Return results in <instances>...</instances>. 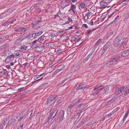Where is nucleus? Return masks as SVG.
Wrapping results in <instances>:
<instances>
[{"instance_id": "nucleus-1", "label": "nucleus", "mask_w": 129, "mask_h": 129, "mask_svg": "<svg viewBox=\"0 0 129 129\" xmlns=\"http://www.w3.org/2000/svg\"><path fill=\"white\" fill-rule=\"evenodd\" d=\"M115 57L113 56L111 57L110 60L106 63L107 66L108 67L111 66L113 64L116 63V61L119 59V57L118 58V55H116Z\"/></svg>"}, {"instance_id": "nucleus-2", "label": "nucleus", "mask_w": 129, "mask_h": 129, "mask_svg": "<svg viewBox=\"0 0 129 129\" xmlns=\"http://www.w3.org/2000/svg\"><path fill=\"white\" fill-rule=\"evenodd\" d=\"M104 85L101 84H100L97 85L94 88V90L97 89L96 91V92L91 94L90 96L93 97V96L96 95L100 92V91L103 88Z\"/></svg>"}, {"instance_id": "nucleus-3", "label": "nucleus", "mask_w": 129, "mask_h": 129, "mask_svg": "<svg viewBox=\"0 0 129 129\" xmlns=\"http://www.w3.org/2000/svg\"><path fill=\"white\" fill-rule=\"evenodd\" d=\"M58 98V96L56 95L53 96V95H51L50 96V97L47 99V104H48L49 105H50L52 102H54L57 100Z\"/></svg>"}, {"instance_id": "nucleus-4", "label": "nucleus", "mask_w": 129, "mask_h": 129, "mask_svg": "<svg viewBox=\"0 0 129 129\" xmlns=\"http://www.w3.org/2000/svg\"><path fill=\"white\" fill-rule=\"evenodd\" d=\"M64 112L63 110L60 111L58 114V117L57 118V121L59 122L61 121L63 119L64 114Z\"/></svg>"}, {"instance_id": "nucleus-5", "label": "nucleus", "mask_w": 129, "mask_h": 129, "mask_svg": "<svg viewBox=\"0 0 129 129\" xmlns=\"http://www.w3.org/2000/svg\"><path fill=\"white\" fill-rule=\"evenodd\" d=\"M121 39L118 37H116L113 41V45L115 47H117L120 43Z\"/></svg>"}, {"instance_id": "nucleus-6", "label": "nucleus", "mask_w": 129, "mask_h": 129, "mask_svg": "<svg viewBox=\"0 0 129 129\" xmlns=\"http://www.w3.org/2000/svg\"><path fill=\"white\" fill-rule=\"evenodd\" d=\"M100 2V9L104 8L106 7L108 4L105 1L101 0Z\"/></svg>"}, {"instance_id": "nucleus-7", "label": "nucleus", "mask_w": 129, "mask_h": 129, "mask_svg": "<svg viewBox=\"0 0 129 129\" xmlns=\"http://www.w3.org/2000/svg\"><path fill=\"white\" fill-rule=\"evenodd\" d=\"M14 58L13 55H10L7 56V57L6 58L5 60V62H6L8 63L11 61H12L13 60Z\"/></svg>"}, {"instance_id": "nucleus-8", "label": "nucleus", "mask_w": 129, "mask_h": 129, "mask_svg": "<svg viewBox=\"0 0 129 129\" xmlns=\"http://www.w3.org/2000/svg\"><path fill=\"white\" fill-rule=\"evenodd\" d=\"M89 12L86 13L85 14L84 18L85 19L87 20L89 18L90 15L93 14V12H94L92 11L91 12H90L89 10H88Z\"/></svg>"}, {"instance_id": "nucleus-9", "label": "nucleus", "mask_w": 129, "mask_h": 129, "mask_svg": "<svg viewBox=\"0 0 129 129\" xmlns=\"http://www.w3.org/2000/svg\"><path fill=\"white\" fill-rule=\"evenodd\" d=\"M129 56V49L126 50L121 53V56L124 57Z\"/></svg>"}, {"instance_id": "nucleus-10", "label": "nucleus", "mask_w": 129, "mask_h": 129, "mask_svg": "<svg viewBox=\"0 0 129 129\" xmlns=\"http://www.w3.org/2000/svg\"><path fill=\"white\" fill-rule=\"evenodd\" d=\"M86 84H85L80 83L79 85L76 88L77 90H78L80 89H84L86 87Z\"/></svg>"}, {"instance_id": "nucleus-11", "label": "nucleus", "mask_w": 129, "mask_h": 129, "mask_svg": "<svg viewBox=\"0 0 129 129\" xmlns=\"http://www.w3.org/2000/svg\"><path fill=\"white\" fill-rule=\"evenodd\" d=\"M58 110H57L56 111V113L54 116H53L52 117V118H50V117H48V118L49 119V120L47 121L49 123L54 118L55 116L56 115L57 113L58 112Z\"/></svg>"}, {"instance_id": "nucleus-12", "label": "nucleus", "mask_w": 129, "mask_h": 129, "mask_svg": "<svg viewBox=\"0 0 129 129\" xmlns=\"http://www.w3.org/2000/svg\"><path fill=\"white\" fill-rule=\"evenodd\" d=\"M111 43L109 42H108L104 46L103 49L106 51L107 49L109 47Z\"/></svg>"}, {"instance_id": "nucleus-13", "label": "nucleus", "mask_w": 129, "mask_h": 129, "mask_svg": "<svg viewBox=\"0 0 129 129\" xmlns=\"http://www.w3.org/2000/svg\"><path fill=\"white\" fill-rule=\"evenodd\" d=\"M124 88V86L120 87L118 89V93L122 95V93L123 91V89Z\"/></svg>"}, {"instance_id": "nucleus-14", "label": "nucleus", "mask_w": 129, "mask_h": 129, "mask_svg": "<svg viewBox=\"0 0 129 129\" xmlns=\"http://www.w3.org/2000/svg\"><path fill=\"white\" fill-rule=\"evenodd\" d=\"M86 109V108L84 107L82 109H80L78 111V113L77 114L79 116H80V115L81 114V113L83 111H85V110Z\"/></svg>"}, {"instance_id": "nucleus-15", "label": "nucleus", "mask_w": 129, "mask_h": 129, "mask_svg": "<svg viewBox=\"0 0 129 129\" xmlns=\"http://www.w3.org/2000/svg\"><path fill=\"white\" fill-rule=\"evenodd\" d=\"M122 93V95H125L129 93V89H123V91Z\"/></svg>"}, {"instance_id": "nucleus-16", "label": "nucleus", "mask_w": 129, "mask_h": 129, "mask_svg": "<svg viewBox=\"0 0 129 129\" xmlns=\"http://www.w3.org/2000/svg\"><path fill=\"white\" fill-rule=\"evenodd\" d=\"M129 113V110H128L126 112V113H125V115L124 116L123 118V122H124V121L127 118V116L128 115Z\"/></svg>"}, {"instance_id": "nucleus-17", "label": "nucleus", "mask_w": 129, "mask_h": 129, "mask_svg": "<svg viewBox=\"0 0 129 129\" xmlns=\"http://www.w3.org/2000/svg\"><path fill=\"white\" fill-rule=\"evenodd\" d=\"M116 98L115 97H114L111 99V100L108 101L107 104H110L111 103L113 102L116 100Z\"/></svg>"}, {"instance_id": "nucleus-18", "label": "nucleus", "mask_w": 129, "mask_h": 129, "mask_svg": "<svg viewBox=\"0 0 129 129\" xmlns=\"http://www.w3.org/2000/svg\"><path fill=\"white\" fill-rule=\"evenodd\" d=\"M38 42V40H36L34 41L33 43V44L32 46V47L33 48H36L37 46V44L36 42Z\"/></svg>"}, {"instance_id": "nucleus-19", "label": "nucleus", "mask_w": 129, "mask_h": 129, "mask_svg": "<svg viewBox=\"0 0 129 129\" xmlns=\"http://www.w3.org/2000/svg\"><path fill=\"white\" fill-rule=\"evenodd\" d=\"M45 37V36L44 35L42 36L38 39V42H41L43 41V40H44V38Z\"/></svg>"}, {"instance_id": "nucleus-20", "label": "nucleus", "mask_w": 129, "mask_h": 129, "mask_svg": "<svg viewBox=\"0 0 129 129\" xmlns=\"http://www.w3.org/2000/svg\"><path fill=\"white\" fill-rule=\"evenodd\" d=\"M75 104L74 103H72L70 105L68 108V110H69L70 112H69V113H70L71 112V109L73 107H74Z\"/></svg>"}, {"instance_id": "nucleus-21", "label": "nucleus", "mask_w": 129, "mask_h": 129, "mask_svg": "<svg viewBox=\"0 0 129 129\" xmlns=\"http://www.w3.org/2000/svg\"><path fill=\"white\" fill-rule=\"evenodd\" d=\"M31 35V37H34L35 38H36L37 37V34L35 31H34L32 32Z\"/></svg>"}, {"instance_id": "nucleus-22", "label": "nucleus", "mask_w": 129, "mask_h": 129, "mask_svg": "<svg viewBox=\"0 0 129 129\" xmlns=\"http://www.w3.org/2000/svg\"><path fill=\"white\" fill-rule=\"evenodd\" d=\"M71 5L70 7V8L69 10V11H71L75 10V9L76 8V7L75 6L73 5L72 3H71Z\"/></svg>"}, {"instance_id": "nucleus-23", "label": "nucleus", "mask_w": 129, "mask_h": 129, "mask_svg": "<svg viewBox=\"0 0 129 129\" xmlns=\"http://www.w3.org/2000/svg\"><path fill=\"white\" fill-rule=\"evenodd\" d=\"M27 47L25 46H21V47L20 48V50L21 51H23L26 50Z\"/></svg>"}, {"instance_id": "nucleus-24", "label": "nucleus", "mask_w": 129, "mask_h": 129, "mask_svg": "<svg viewBox=\"0 0 129 129\" xmlns=\"http://www.w3.org/2000/svg\"><path fill=\"white\" fill-rule=\"evenodd\" d=\"M42 21L41 20H36V22L34 23H32V25H37V24H40V23Z\"/></svg>"}, {"instance_id": "nucleus-25", "label": "nucleus", "mask_w": 129, "mask_h": 129, "mask_svg": "<svg viewBox=\"0 0 129 129\" xmlns=\"http://www.w3.org/2000/svg\"><path fill=\"white\" fill-rule=\"evenodd\" d=\"M24 38H24L23 36L20 38L16 40V41L17 42H21L23 39H24Z\"/></svg>"}, {"instance_id": "nucleus-26", "label": "nucleus", "mask_w": 129, "mask_h": 129, "mask_svg": "<svg viewBox=\"0 0 129 129\" xmlns=\"http://www.w3.org/2000/svg\"><path fill=\"white\" fill-rule=\"evenodd\" d=\"M103 88H104V91L106 92H108L109 89V87L108 86H104Z\"/></svg>"}, {"instance_id": "nucleus-27", "label": "nucleus", "mask_w": 129, "mask_h": 129, "mask_svg": "<svg viewBox=\"0 0 129 129\" xmlns=\"http://www.w3.org/2000/svg\"><path fill=\"white\" fill-rule=\"evenodd\" d=\"M85 123L84 121V120H83L78 125V126H77V127H79L83 125Z\"/></svg>"}, {"instance_id": "nucleus-28", "label": "nucleus", "mask_w": 129, "mask_h": 129, "mask_svg": "<svg viewBox=\"0 0 129 129\" xmlns=\"http://www.w3.org/2000/svg\"><path fill=\"white\" fill-rule=\"evenodd\" d=\"M62 99L60 98L57 101L55 105V106H56L60 104L61 102Z\"/></svg>"}, {"instance_id": "nucleus-29", "label": "nucleus", "mask_w": 129, "mask_h": 129, "mask_svg": "<svg viewBox=\"0 0 129 129\" xmlns=\"http://www.w3.org/2000/svg\"><path fill=\"white\" fill-rule=\"evenodd\" d=\"M47 84V83H46L42 84L41 86H39V88L40 89L43 88L44 87V86H46Z\"/></svg>"}, {"instance_id": "nucleus-30", "label": "nucleus", "mask_w": 129, "mask_h": 129, "mask_svg": "<svg viewBox=\"0 0 129 129\" xmlns=\"http://www.w3.org/2000/svg\"><path fill=\"white\" fill-rule=\"evenodd\" d=\"M85 4L84 3H82L80 4L79 7H80L82 9L85 7Z\"/></svg>"}, {"instance_id": "nucleus-31", "label": "nucleus", "mask_w": 129, "mask_h": 129, "mask_svg": "<svg viewBox=\"0 0 129 129\" xmlns=\"http://www.w3.org/2000/svg\"><path fill=\"white\" fill-rule=\"evenodd\" d=\"M29 29V28L28 27L24 28H22V32H24L28 30Z\"/></svg>"}, {"instance_id": "nucleus-32", "label": "nucleus", "mask_w": 129, "mask_h": 129, "mask_svg": "<svg viewBox=\"0 0 129 129\" xmlns=\"http://www.w3.org/2000/svg\"><path fill=\"white\" fill-rule=\"evenodd\" d=\"M15 31L17 32H19L20 31L22 32V27L18 28L17 29H15Z\"/></svg>"}, {"instance_id": "nucleus-33", "label": "nucleus", "mask_w": 129, "mask_h": 129, "mask_svg": "<svg viewBox=\"0 0 129 129\" xmlns=\"http://www.w3.org/2000/svg\"><path fill=\"white\" fill-rule=\"evenodd\" d=\"M24 112H23L21 116L20 117V118L19 119L18 121L19 122H20L24 118L25 114H24V115H23V113Z\"/></svg>"}, {"instance_id": "nucleus-34", "label": "nucleus", "mask_w": 129, "mask_h": 129, "mask_svg": "<svg viewBox=\"0 0 129 129\" xmlns=\"http://www.w3.org/2000/svg\"><path fill=\"white\" fill-rule=\"evenodd\" d=\"M48 46L49 48L51 47L53 48L54 47V45L52 44L51 42L49 43L48 44Z\"/></svg>"}, {"instance_id": "nucleus-35", "label": "nucleus", "mask_w": 129, "mask_h": 129, "mask_svg": "<svg viewBox=\"0 0 129 129\" xmlns=\"http://www.w3.org/2000/svg\"><path fill=\"white\" fill-rule=\"evenodd\" d=\"M119 16L117 15L114 21H112V22H111L110 23V24H112L114 22L116 21L119 18Z\"/></svg>"}, {"instance_id": "nucleus-36", "label": "nucleus", "mask_w": 129, "mask_h": 129, "mask_svg": "<svg viewBox=\"0 0 129 129\" xmlns=\"http://www.w3.org/2000/svg\"><path fill=\"white\" fill-rule=\"evenodd\" d=\"M102 40L100 39H99L98 41L97 42L95 43V45L98 46L99 44L101 42Z\"/></svg>"}, {"instance_id": "nucleus-37", "label": "nucleus", "mask_w": 129, "mask_h": 129, "mask_svg": "<svg viewBox=\"0 0 129 129\" xmlns=\"http://www.w3.org/2000/svg\"><path fill=\"white\" fill-rule=\"evenodd\" d=\"M65 7L69 5V2L68 1V0H65Z\"/></svg>"}, {"instance_id": "nucleus-38", "label": "nucleus", "mask_w": 129, "mask_h": 129, "mask_svg": "<svg viewBox=\"0 0 129 129\" xmlns=\"http://www.w3.org/2000/svg\"><path fill=\"white\" fill-rule=\"evenodd\" d=\"M56 110L55 109H54L53 110V111L50 113L49 116V117H51L52 116Z\"/></svg>"}, {"instance_id": "nucleus-39", "label": "nucleus", "mask_w": 129, "mask_h": 129, "mask_svg": "<svg viewBox=\"0 0 129 129\" xmlns=\"http://www.w3.org/2000/svg\"><path fill=\"white\" fill-rule=\"evenodd\" d=\"M43 32L42 31H40L36 33L37 37L41 35L43 33Z\"/></svg>"}, {"instance_id": "nucleus-40", "label": "nucleus", "mask_w": 129, "mask_h": 129, "mask_svg": "<svg viewBox=\"0 0 129 129\" xmlns=\"http://www.w3.org/2000/svg\"><path fill=\"white\" fill-rule=\"evenodd\" d=\"M62 70L61 69H57L55 72L54 73L55 74H56L59 72L60 71H61Z\"/></svg>"}, {"instance_id": "nucleus-41", "label": "nucleus", "mask_w": 129, "mask_h": 129, "mask_svg": "<svg viewBox=\"0 0 129 129\" xmlns=\"http://www.w3.org/2000/svg\"><path fill=\"white\" fill-rule=\"evenodd\" d=\"M94 51L93 50H92V51H91L90 52V53H89V55H88V57H90V56H91V55L93 54V53L94 52Z\"/></svg>"}, {"instance_id": "nucleus-42", "label": "nucleus", "mask_w": 129, "mask_h": 129, "mask_svg": "<svg viewBox=\"0 0 129 129\" xmlns=\"http://www.w3.org/2000/svg\"><path fill=\"white\" fill-rule=\"evenodd\" d=\"M57 53L61 54L63 52L62 50L59 49L57 50Z\"/></svg>"}, {"instance_id": "nucleus-43", "label": "nucleus", "mask_w": 129, "mask_h": 129, "mask_svg": "<svg viewBox=\"0 0 129 129\" xmlns=\"http://www.w3.org/2000/svg\"><path fill=\"white\" fill-rule=\"evenodd\" d=\"M49 123L47 121L43 125V126L44 127H46L49 124Z\"/></svg>"}, {"instance_id": "nucleus-44", "label": "nucleus", "mask_w": 129, "mask_h": 129, "mask_svg": "<svg viewBox=\"0 0 129 129\" xmlns=\"http://www.w3.org/2000/svg\"><path fill=\"white\" fill-rule=\"evenodd\" d=\"M33 113V110H31L30 111H29L28 113V115L29 114L30 116H31V115H32Z\"/></svg>"}, {"instance_id": "nucleus-45", "label": "nucleus", "mask_w": 129, "mask_h": 129, "mask_svg": "<svg viewBox=\"0 0 129 129\" xmlns=\"http://www.w3.org/2000/svg\"><path fill=\"white\" fill-rule=\"evenodd\" d=\"M106 51L105 50H104V49H103L101 51V55H103Z\"/></svg>"}, {"instance_id": "nucleus-46", "label": "nucleus", "mask_w": 129, "mask_h": 129, "mask_svg": "<svg viewBox=\"0 0 129 129\" xmlns=\"http://www.w3.org/2000/svg\"><path fill=\"white\" fill-rule=\"evenodd\" d=\"M81 101V99H79L77 101H76L74 103V104L75 105L77 104V103H79V102Z\"/></svg>"}, {"instance_id": "nucleus-47", "label": "nucleus", "mask_w": 129, "mask_h": 129, "mask_svg": "<svg viewBox=\"0 0 129 129\" xmlns=\"http://www.w3.org/2000/svg\"><path fill=\"white\" fill-rule=\"evenodd\" d=\"M95 29H94L93 30H88L87 31V33L88 34H89L90 32H91L94 30Z\"/></svg>"}, {"instance_id": "nucleus-48", "label": "nucleus", "mask_w": 129, "mask_h": 129, "mask_svg": "<svg viewBox=\"0 0 129 129\" xmlns=\"http://www.w3.org/2000/svg\"><path fill=\"white\" fill-rule=\"evenodd\" d=\"M23 126V125L22 124V125H20L19 127H18V129H22V127Z\"/></svg>"}, {"instance_id": "nucleus-49", "label": "nucleus", "mask_w": 129, "mask_h": 129, "mask_svg": "<svg viewBox=\"0 0 129 129\" xmlns=\"http://www.w3.org/2000/svg\"><path fill=\"white\" fill-rule=\"evenodd\" d=\"M14 20H10V21H9L8 22L9 23V24L13 23V22L14 21Z\"/></svg>"}, {"instance_id": "nucleus-50", "label": "nucleus", "mask_w": 129, "mask_h": 129, "mask_svg": "<svg viewBox=\"0 0 129 129\" xmlns=\"http://www.w3.org/2000/svg\"><path fill=\"white\" fill-rule=\"evenodd\" d=\"M129 17V13H127L125 16V18L128 19Z\"/></svg>"}, {"instance_id": "nucleus-51", "label": "nucleus", "mask_w": 129, "mask_h": 129, "mask_svg": "<svg viewBox=\"0 0 129 129\" xmlns=\"http://www.w3.org/2000/svg\"><path fill=\"white\" fill-rule=\"evenodd\" d=\"M68 21L69 22H70L72 21V19L69 17H68Z\"/></svg>"}, {"instance_id": "nucleus-52", "label": "nucleus", "mask_w": 129, "mask_h": 129, "mask_svg": "<svg viewBox=\"0 0 129 129\" xmlns=\"http://www.w3.org/2000/svg\"><path fill=\"white\" fill-rule=\"evenodd\" d=\"M82 27H85V28H87L88 27V26L87 25L85 24H83L82 25Z\"/></svg>"}, {"instance_id": "nucleus-53", "label": "nucleus", "mask_w": 129, "mask_h": 129, "mask_svg": "<svg viewBox=\"0 0 129 129\" xmlns=\"http://www.w3.org/2000/svg\"><path fill=\"white\" fill-rule=\"evenodd\" d=\"M119 107H117V108H116L115 109H114V112H116V111H117L119 109Z\"/></svg>"}, {"instance_id": "nucleus-54", "label": "nucleus", "mask_w": 129, "mask_h": 129, "mask_svg": "<svg viewBox=\"0 0 129 129\" xmlns=\"http://www.w3.org/2000/svg\"><path fill=\"white\" fill-rule=\"evenodd\" d=\"M9 24V23L8 22V23H5L3 24V26H7Z\"/></svg>"}, {"instance_id": "nucleus-55", "label": "nucleus", "mask_w": 129, "mask_h": 129, "mask_svg": "<svg viewBox=\"0 0 129 129\" xmlns=\"http://www.w3.org/2000/svg\"><path fill=\"white\" fill-rule=\"evenodd\" d=\"M28 64V63L27 62L25 63H24L22 64V66L23 67H25L26 65Z\"/></svg>"}, {"instance_id": "nucleus-56", "label": "nucleus", "mask_w": 129, "mask_h": 129, "mask_svg": "<svg viewBox=\"0 0 129 129\" xmlns=\"http://www.w3.org/2000/svg\"><path fill=\"white\" fill-rule=\"evenodd\" d=\"M90 58V57L87 56L85 59V61H87Z\"/></svg>"}, {"instance_id": "nucleus-57", "label": "nucleus", "mask_w": 129, "mask_h": 129, "mask_svg": "<svg viewBox=\"0 0 129 129\" xmlns=\"http://www.w3.org/2000/svg\"><path fill=\"white\" fill-rule=\"evenodd\" d=\"M83 105V103H81V104H80L78 106V107L79 108H80L81 107V106H82Z\"/></svg>"}, {"instance_id": "nucleus-58", "label": "nucleus", "mask_w": 129, "mask_h": 129, "mask_svg": "<svg viewBox=\"0 0 129 129\" xmlns=\"http://www.w3.org/2000/svg\"><path fill=\"white\" fill-rule=\"evenodd\" d=\"M35 25L38 28H39L40 27V24H37V25Z\"/></svg>"}, {"instance_id": "nucleus-59", "label": "nucleus", "mask_w": 129, "mask_h": 129, "mask_svg": "<svg viewBox=\"0 0 129 129\" xmlns=\"http://www.w3.org/2000/svg\"><path fill=\"white\" fill-rule=\"evenodd\" d=\"M79 37H76L75 39V40H77V41H79Z\"/></svg>"}, {"instance_id": "nucleus-60", "label": "nucleus", "mask_w": 129, "mask_h": 129, "mask_svg": "<svg viewBox=\"0 0 129 129\" xmlns=\"http://www.w3.org/2000/svg\"><path fill=\"white\" fill-rule=\"evenodd\" d=\"M93 21H91V22H90L89 23V24L90 25H93Z\"/></svg>"}, {"instance_id": "nucleus-61", "label": "nucleus", "mask_w": 129, "mask_h": 129, "mask_svg": "<svg viewBox=\"0 0 129 129\" xmlns=\"http://www.w3.org/2000/svg\"><path fill=\"white\" fill-rule=\"evenodd\" d=\"M20 54L19 53H17L15 54L16 56H18Z\"/></svg>"}, {"instance_id": "nucleus-62", "label": "nucleus", "mask_w": 129, "mask_h": 129, "mask_svg": "<svg viewBox=\"0 0 129 129\" xmlns=\"http://www.w3.org/2000/svg\"><path fill=\"white\" fill-rule=\"evenodd\" d=\"M111 115L110 113L109 114H108L106 116V117H108L111 116Z\"/></svg>"}, {"instance_id": "nucleus-63", "label": "nucleus", "mask_w": 129, "mask_h": 129, "mask_svg": "<svg viewBox=\"0 0 129 129\" xmlns=\"http://www.w3.org/2000/svg\"><path fill=\"white\" fill-rule=\"evenodd\" d=\"M115 112H114V110H113V111L112 112L110 113V114L112 115Z\"/></svg>"}, {"instance_id": "nucleus-64", "label": "nucleus", "mask_w": 129, "mask_h": 129, "mask_svg": "<svg viewBox=\"0 0 129 129\" xmlns=\"http://www.w3.org/2000/svg\"><path fill=\"white\" fill-rule=\"evenodd\" d=\"M34 8V6H32L30 8V9L31 11V10H33Z\"/></svg>"}]
</instances>
